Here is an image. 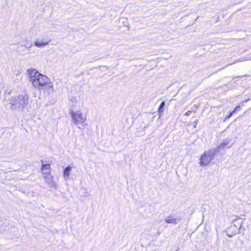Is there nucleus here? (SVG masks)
<instances>
[{"instance_id": "obj_1", "label": "nucleus", "mask_w": 251, "mask_h": 251, "mask_svg": "<svg viewBox=\"0 0 251 251\" xmlns=\"http://www.w3.org/2000/svg\"><path fill=\"white\" fill-rule=\"evenodd\" d=\"M28 95L26 93L12 97L9 100L11 108L12 109H23L25 104L28 103Z\"/></svg>"}, {"instance_id": "obj_2", "label": "nucleus", "mask_w": 251, "mask_h": 251, "mask_svg": "<svg viewBox=\"0 0 251 251\" xmlns=\"http://www.w3.org/2000/svg\"><path fill=\"white\" fill-rule=\"evenodd\" d=\"M216 152L215 149L205 151L201 157L200 162L201 165L206 166L208 165L214 157Z\"/></svg>"}, {"instance_id": "obj_3", "label": "nucleus", "mask_w": 251, "mask_h": 251, "mask_svg": "<svg viewBox=\"0 0 251 251\" xmlns=\"http://www.w3.org/2000/svg\"><path fill=\"white\" fill-rule=\"evenodd\" d=\"M27 74L28 75L29 81L31 82L32 86L35 87L37 86L38 80H39V75H42L36 69L30 68L27 70Z\"/></svg>"}, {"instance_id": "obj_4", "label": "nucleus", "mask_w": 251, "mask_h": 251, "mask_svg": "<svg viewBox=\"0 0 251 251\" xmlns=\"http://www.w3.org/2000/svg\"><path fill=\"white\" fill-rule=\"evenodd\" d=\"M70 114L76 125H81L86 120V117L83 116L82 112L80 110H77L75 112L72 111Z\"/></svg>"}, {"instance_id": "obj_5", "label": "nucleus", "mask_w": 251, "mask_h": 251, "mask_svg": "<svg viewBox=\"0 0 251 251\" xmlns=\"http://www.w3.org/2000/svg\"><path fill=\"white\" fill-rule=\"evenodd\" d=\"M39 76H40L39 77V80H38L37 85V86H35V88H37L39 90H41L44 86L47 84H49V86L50 87H52V84H50V80L49 77L43 74H42V75H39Z\"/></svg>"}, {"instance_id": "obj_6", "label": "nucleus", "mask_w": 251, "mask_h": 251, "mask_svg": "<svg viewBox=\"0 0 251 251\" xmlns=\"http://www.w3.org/2000/svg\"><path fill=\"white\" fill-rule=\"evenodd\" d=\"M43 176L46 183L49 185L50 188L56 189L57 185L53 180V177L51 176L50 171L43 172Z\"/></svg>"}, {"instance_id": "obj_7", "label": "nucleus", "mask_w": 251, "mask_h": 251, "mask_svg": "<svg viewBox=\"0 0 251 251\" xmlns=\"http://www.w3.org/2000/svg\"><path fill=\"white\" fill-rule=\"evenodd\" d=\"M50 41V39H46L43 40L40 38H37L35 39L34 44L36 47L41 48L48 45Z\"/></svg>"}, {"instance_id": "obj_8", "label": "nucleus", "mask_w": 251, "mask_h": 251, "mask_svg": "<svg viewBox=\"0 0 251 251\" xmlns=\"http://www.w3.org/2000/svg\"><path fill=\"white\" fill-rule=\"evenodd\" d=\"M180 220V219L175 217L174 215H170L165 219L166 223L168 224H176Z\"/></svg>"}, {"instance_id": "obj_9", "label": "nucleus", "mask_w": 251, "mask_h": 251, "mask_svg": "<svg viewBox=\"0 0 251 251\" xmlns=\"http://www.w3.org/2000/svg\"><path fill=\"white\" fill-rule=\"evenodd\" d=\"M72 170V167L71 166H68L66 167L63 171V177L64 179L67 180L69 178L70 172Z\"/></svg>"}, {"instance_id": "obj_10", "label": "nucleus", "mask_w": 251, "mask_h": 251, "mask_svg": "<svg viewBox=\"0 0 251 251\" xmlns=\"http://www.w3.org/2000/svg\"><path fill=\"white\" fill-rule=\"evenodd\" d=\"M247 60H251V55H248L246 57L241 58L239 59L235 60L233 63L229 64L230 65L234 64L237 62L245 61Z\"/></svg>"}, {"instance_id": "obj_11", "label": "nucleus", "mask_w": 251, "mask_h": 251, "mask_svg": "<svg viewBox=\"0 0 251 251\" xmlns=\"http://www.w3.org/2000/svg\"><path fill=\"white\" fill-rule=\"evenodd\" d=\"M228 142L227 141L224 142L223 143H221V145L216 149H215L216 151H217L221 148H225L226 146L228 145Z\"/></svg>"}, {"instance_id": "obj_12", "label": "nucleus", "mask_w": 251, "mask_h": 251, "mask_svg": "<svg viewBox=\"0 0 251 251\" xmlns=\"http://www.w3.org/2000/svg\"><path fill=\"white\" fill-rule=\"evenodd\" d=\"M50 164H43L42 165V172H44L43 171L45 170H50Z\"/></svg>"}, {"instance_id": "obj_13", "label": "nucleus", "mask_w": 251, "mask_h": 251, "mask_svg": "<svg viewBox=\"0 0 251 251\" xmlns=\"http://www.w3.org/2000/svg\"><path fill=\"white\" fill-rule=\"evenodd\" d=\"M165 102L164 101H163L161 102L159 108H158V111L159 112H160L161 111H163V108L165 106Z\"/></svg>"}, {"instance_id": "obj_14", "label": "nucleus", "mask_w": 251, "mask_h": 251, "mask_svg": "<svg viewBox=\"0 0 251 251\" xmlns=\"http://www.w3.org/2000/svg\"><path fill=\"white\" fill-rule=\"evenodd\" d=\"M234 112L235 111H232V112H230L229 114L225 118V120L229 119L232 116Z\"/></svg>"}, {"instance_id": "obj_15", "label": "nucleus", "mask_w": 251, "mask_h": 251, "mask_svg": "<svg viewBox=\"0 0 251 251\" xmlns=\"http://www.w3.org/2000/svg\"><path fill=\"white\" fill-rule=\"evenodd\" d=\"M240 109V106L238 105V106H236L235 108V109H234V110L233 111H235H235H236L237 110H239Z\"/></svg>"}, {"instance_id": "obj_16", "label": "nucleus", "mask_w": 251, "mask_h": 251, "mask_svg": "<svg viewBox=\"0 0 251 251\" xmlns=\"http://www.w3.org/2000/svg\"><path fill=\"white\" fill-rule=\"evenodd\" d=\"M192 111L191 110H189L187 112H186L185 113V115L186 116H188V115H189L190 114V113H191Z\"/></svg>"}, {"instance_id": "obj_17", "label": "nucleus", "mask_w": 251, "mask_h": 251, "mask_svg": "<svg viewBox=\"0 0 251 251\" xmlns=\"http://www.w3.org/2000/svg\"><path fill=\"white\" fill-rule=\"evenodd\" d=\"M14 73L16 74V75H19L20 74V71L19 70H15L14 71Z\"/></svg>"}, {"instance_id": "obj_18", "label": "nucleus", "mask_w": 251, "mask_h": 251, "mask_svg": "<svg viewBox=\"0 0 251 251\" xmlns=\"http://www.w3.org/2000/svg\"><path fill=\"white\" fill-rule=\"evenodd\" d=\"M32 44L31 43L30 46L26 47V45H25V46L26 47L27 50H28L32 46Z\"/></svg>"}, {"instance_id": "obj_19", "label": "nucleus", "mask_w": 251, "mask_h": 251, "mask_svg": "<svg viewBox=\"0 0 251 251\" xmlns=\"http://www.w3.org/2000/svg\"><path fill=\"white\" fill-rule=\"evenodd\" d=\"M195 125H194V127H196V126H197V122H198V120H196L195 121Z\"/></svg>"}, {"instance_id": "obj_20", "label": "nucleus", "mask_w": 251, "mask_h": 251, "mask_svg": "<svg viewBox=\"0 0 251 251\" xmlns=\"http://www.w3.org/2000/svg\"><path fill=\"white\" fill-rule=\"evenodd\" d=\"M14 81H15L16 82H18L19 81V78H18L17 79L16 81V80H14Z\"/></svg>"}, {"instance_id": "obj_21", "label": "nucleus", "mask_w": 251, "mask_h": 251, "mask_svg": "<svg viewBox=\"0 0 251 251\" xmlns=\"http://www.w3.org/2000/svg\"><path fill=\"white\" fill-rule=\"evenodd\" d=\"M176 251H177V250Z\"/></svg>"}]
</instances>
